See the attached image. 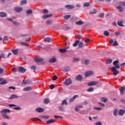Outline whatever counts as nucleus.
Returning a JSON list of instances; mask_svg holds the SVG:
<instances>
[{"label": "nucleus", "mask_w": 125, "mask_h": 125, "mask_svg": "<svg viewBox=\"0 0 125 125\" xmlns=\"http://www.w3.org/2000/svg\"><path fill=\"white\" fill-rule=\"evenodd\" d=\"M11 111L8 109H2L0 111V113H2L1 116L3 119H6L7 120H9L10 117L7 115H6V113H10Z\"/></svg>", "instance_id": "1"}, {"label": "nucleus", "mask_w": 125, "mask_h": 125, "mask_svg": "<svg viewBox=\"0 0 125 125\" xmlns=\"http://www.w3.org/2000/svg\"><path fill=\"white\" fill-rule=\"evenodd\" d=\"M35 61L38 64V65H41V64L44 65V64H45V62H43V59L42 58H37L35 60Z\"/></svg>", "instance_id": "2"}, {"label": "nucleus", "mask_w": 125, "mask_h": 125, "mask_svg": "<svg viewBox=\"0 0 125 125\" xmlns=\"http://www.w3.org/2000/svg\"><path fill=\"white\" fill-rule=\"evenodd\" d=\"M94 71H89L84 73V75L86 78H87V77H89V76H91V75H94Z\"/></svg>", "instance_id": "3"}, {"label": "nucleus", "mask_w": 125, "mask_h": 125, "mask_svg": "<svg viewBox=\"0 0 125 125\" xmlns=\"http://www.w3.org/2000/svg\"><path fill=\"white\" fill-rule=\"evenodd\" d=\"M18 71L19 72V73H25V72H26V71H27V69H26V68H24L23 67V66H20L19 67Z\"/></svg>", "instance_id": "4"}, {"label": "nucleus", "mask_w": 125, "mask_h": 125, "mask_svg": "<svg viewBox=\"0 0 125 125\" xmlns=\"http://www.w3.org/2000/svg\"><path fill=\"white\" fill-rule=\"evenodd\" d=\"M32 83L30 79H24L22 82V84H29Z\"/></svg>", "instance_id": "5"}, {"label": "nucleus", "mask_w": 125, "mask_h": 125, "mask_svg": "<svg viewBox=\"0 0 125 125\" xmlns=\"http://www.w3.org/2000/svg\"><path fill=\"white\" fill-rule=\"evenodd\" d=\"M71 84L72 80H71L70 79H66V81L64 82V84H65V85H70V84Z\"/></svg>", "instance_id": "6"}, {"label": "nucleus", "mask_w": 125, "mask_h": 125, "mask_svg": "<svg viewBox=\"0 0 125 125\" xmlns=\"http://www.w3.org/2000/svg\"><path fill=\"white\" fill-rule=\"evenodd\" d=\"M111 70L112 72H113L114 75H118L119 74V70H117L116 68L115 67H111Z\"/></svg>", "instance_id": "7"}, {"label": "nucleus", "mask_w": 125, "mask_h": 125, "mask_svg": "<svg viewBox=\"0 0 125 125\" xmlns=\"http://www.w3.org/2000/svg\"><path fill=\"white\" fill-rule=\"evenodd\" d=\"M18 98H19V96L16 94H13L9 98V99L12 100V99H18Z\"/></svg>", "instance_id": "8"}, {"label": "nucleus", "mask_w": 125, "mask_h": 125, "mask_svg": "<svg viewBox=\"0 0 125 125\" xmlns=\"http://www.w3.org/2000/svg\"><path fill=\"white\" fill-rule=\"evenodd\" d=\"M98 82L95 81H92L88 83V85L89 86H92V85H95V84H97Z\"/></svg>", "instance_id": "9"}, {"label": "nucleus", "mask_w": 125, "mask_h": 125, "mask_svg": "<svg viewBox=\"0 0 125 125\" xmlns=\"http://www.w3.org/2000/svg\"><path fill=\"white\" fill-rule=\"evenodd\" d=\"M69 48V47H65L63 49H59V50L61 53H65V52H67V49Z\"/></svg>", "instance_id": "10"}, {"label": "nucleus", "mask_w": 125, "mask_h": 125, "mask_svg": "<svg viewBox=\"0 0 125 125\" xmlns=\"http://www.w3.org/2000/svg\"><path fill=\"white\" fill-rule=\"evenodd\" d=\"M119 90L120 91L121 94H122V95H123V94H124V93H125L124 91L125 90V86H124L121 87L119 88Z\"/></svg>", "instance_id": "11"}, {"label": "nucleus", "mask_w": 125, "mask_h": 125, "mask_svg": "<svg viewBox=\"0 0 125 125\" xmlns=\"http://www.w3.org/2000/svg\"><path fill=\"white\" fill-rule=\"evenodd\" d=\"M14 9L16 12H21V11L22 10L23 8L21 7H16Z\"/></svg>", "instance_id": "12"}, {"label": "nucleus", "mask_w": 125, "mask_h": 125, "mask_svg": "<svg viewBox=\"0 0 125 125\" xmlns=\"http://www.w3.org/2000/svg\"><path fill=\"white\" fill-rule=\"evenodd\" d=\"M36 112H38V113H42L44 111L43 108L41 107H38L36 108Z\"/></svg>", "instance_id": "13"}, {"label": "nucleus", "mask_w": 125, "mask_h": 125, "mask_svg": "<svg viewBox=\"0 0 125 125\" xmlns=\"http://www.w3.org/2000/svg\"><path fill=\"white\" fill-rule=\"evenodd\" d=\"M7 17V14L4 12H0V17L4 18Z\"/></svg>", "instance_id": "14"}, {"label": "nucleus", "mask_w": 125, "mask_h": 125, "mask_svg": "<svg viewBox=\"0 0 125 125\" xmlns=\"http://www.w3.org/2000/svg\"><path fill=\"white\" fill-rule=\"evenodd\" d=\"M53 16V15L50 14H49V15H44L43 16V17H42V18L43 19H46L47 18H49V17H52Z\"/></svg>", "instance_id": "15"}, {"label": "nucleus", "mask_w": 125, "mask_h": 125, "mask_svg": "<svg viewBox=\"0 0 125 125\" xmlns=\"http://www.w3.org/2000/svg\"><path fill=\"white\" fill-rule=\"evenodd\" d=\"M77 97H79V95H74L73 98H70L69 100V102H73V101H74L76 98H77Z\"/></svg>", "instance_id": "16"}, {"label": "nucleus", "mask_w": 125, "mask_h": 125, "mask_svg": "<svg viewBox=\"0 0 125 125\" xmlns=\"http://www.w3.org/2000/svg\"><path fill=\"white\" fill-rule=\"evenodd\" d=\"M23 91H30V90H32V87L28 86L25 87L23 88Z\"/></svg>", "instance_id": "17"}, {"label": "nucleus", "mask_w": 125, "mask_h": 125, "mask_svg": "<svg viewBox=\"0 0 125 125\" xmlns=\"http://www.w3.org/2000/svg\"><path fill=\"white\" fill-rule=\"evenodd\" d=\"M125 111L123 109H120L118 112V114H119L120 116H123L124 114H125Z\"/></svg>", "instance_id": "18"}, {"label": "nucleus", "mask_w": 125, "mask_h": 125, "mask_svg": "<svg viewBox=\"0 0 125 125\" xmlns=\"http://www.w3.org/2000/svg\"><path fill=\"white\" fill-rule=\"evenodd\" d=\"M55 122V120L54 119H51L46 121V124L49 125V124H53Z\"/></svg>", "instance_id": "19"}, {"label": "nucleus", "mask_w": 125, "mask_h": 125, "mask_svg": "<svg viewBox=\"0 0 125 125\" xmlns=\"http://www.w3.org/2000/svg\"><path fill=\"white\" fill-rule=\"evenodd\" d=\"M70 70V68L69 66L65 67L62 70L63 72L66 73V72H69Z\"/></svg>", "instance_id": "20"}, {"label": "nucleus", "mask_w": 125, "mask_h": 125, "mask_svg": "<svg viewBox=\"0 0 125 125\" xmlns=\"http://www.w3.org/2000/svg\"><path fill=\"white\" fill-rule=\"evenodd\" d=\"M123 23H124V21H118V25L120 26V27H124L125 26L123 25Z\"/></svg>", "instance_id": "21"}, {"label": "nucleus", "mask_w": 125, "mask_h": 125, "mask_svg": "<svg viewBox=\"0 0 125 125\" xmlns=\"http://www.w3.org/2000/svg\"><path fill=\"white\" fill-rule=\"evenodd\" d=\"M49 62L50 63H55V62H56V59L55 58H51L49 60Z\"/></svg>", "instance_id": "22"}, {"label": "nucleus", "mask_w": 125, "mask_h": 125, "mask_svg": "<svg viewBox=\"0 0 125 125\" xmlns=\"http://www.w3.org/2000/svg\"><path fill=\"white\" fill-rule=\"evenodd\" d=\"M65 7L67 9H73V8H74V6L72 5H66L65 6Z\"/></svg>", "instance_id": "23"}, {"label": "nucleus", "mask_w": 125, "mask_h": 125, "mask_svg": "<svg viewBox=\"0 0 125 125\" xmlns=\"http://www.w3.org/2000/svg\"><path fill=\"white\" fill-rule=\"evenodd\" d=\"M58 109L59 110V111H61V112H64L65 111V109L64 108V107L60 105L58 107Z\"/></svg>", "instance_id": "24"}, {"label": "nucleus", "mask_w": 125, "mask_h": 125, "mask_svg": "<svg viewBox=\"0 0 125 125\" xmlns=\"http://www.w3.org/2000/svg\"><path fill=\"white\" fill-rule=\"evenodd\" d=\"M101 101L102 102H104V103H106L108 101V99L105 97H102L101 98Z\"/></svg>", "instance_id": "25"}, {"label": "nucleus", "mask_w": 125, "mask_h": 125, "mask_svg": "<svg viewBox=\"0 0 125 125\" xmlns=\"http://www.w3.org/2000/svg\"><path fill=\"white\" fill-rule=\"evenodd\" d=\"M44 42H51V38H46L45 39H44Z\"/></svg>", "instance_id": "26"}, {"label": "nucleus", "mask_w": 125, "mask_h": 125, "mask_svg": "<svg viewBox=\"0 0 125 125\" xmlns=\"http://www.w3.org/2000/svg\"><path fill=\"white\" fill-rule=\"evenodd\" d=\"M63 18L65 20H69L71 18V15H66L63 17Z\"/></svg>", "instance_id": "27"}, {"label": "nucleus", "mask_w": 125, "mask_h": 125, "mask_svg": "<svg viewBox=\"0 0 125 125\" xmlns=\"http://www.w3.org/2000/svg\"><path fill=\"white\" fill-rule=\"evenodd\" d=\"M104 35L105 37H109L110 36V33L108 31H104Z\"/></svg>", "instance_id": "28"}, {"label": "nucleus", "mask_w": 125, "mask_h": 125, "mask_svg": "<svg viewBox=\"0 0 125 125\" xmlns=\"http://www.w3.org/2000/svg\"><path fill=\"white\" fill-rule=\"evenodd\" d=\"M113 115L117 117L118 116V108H115L113 111Z\"/></svg>", "instance_id": "29"}, {"label": "nucleus", "mask_w": 125, "mask_h": 125, "mask_svg": "<svg viewBox=\"0 0 125 125\" xmlns=\"http://www.w3.org/2000/svg\"><path fill=\"white\" fill-rule=\"evenodd\" d=\"M12 52H13V54H15V55H17V54H18V49H13Z\"/></svg>", "instance_id": "30"}, {"label": "nucleus", "mask_w": 125, "mask_h": 125, "mask_svg": "<svg viewBox=\"0 0 125 125\" xmlns=\"http://www.w3.org/2000/svg\"><path fill=\"white\" fill-rule=\"evenodd\" d=\"M49 102H50V101L48 98L45 99L43 101V103L45 104H48V103H49Z\"/></svg>", "instance_id": "31"}, {"label": "nucleus", "mask_w": 125, "mask_h": 125, "mask_svg": "<svg viewBox=\"0 0 125 125\" xmlns=\"http://www.w3.org/2000/svg\"><path fill=\"white\" fill-rule=\"evenodd\" d=\"M61 105H68V103H67V100H64L62 102V104H61Z\"/></svg>", "instance_id": "32"}, {"label": "nucleus", "mask_w": 125, "mask_h": 125, "mask_svg": "<svg viewBox=\"0 0 125 125\" xmlns=\"http://www.w3.org/2000/svg\"><path fill=\"white\" fill-rule=\"evenodd\" d=\"M84 46V44H83V43L80 42L79 44V48H82V47H83Z\"/></svg>", "instance_id": "33"}, {"label": "nucleus", "mask_w": 125, "mask_h": 125, "mask_svg": "<svg viewBox=\"0 0 125 125\" xmlns=\"http://www.w3.org/2000/svg\"><path fill=\"white\" fill-rule=\"evenodd\" d=\"M90 63V61L89 60H85L84 61V64H85V65H88V64Z\"/></svg>", "instance_id": "34"}, {"label": "nucleus", "mask_w": 125, "mask_h": 125, "mask_svg": "<svg viewBox=\"0 0 125 125\" xmlns=\"http://www.w3.org/2000/svg\"><path fill=\"white\" fill-rule=\"evenodd\" d=\"M32 13H33V11H32L31 9H29L26 11L27 15H29V14H32Z\"/></svg>", "instance_id": "35"}, {"label": "nucleus", "mask_w": 125, "mask_h": 125, "mask_svg": "<svg viewBox=\"0 0 125 125\" xmlns=\"http://www.w3.org/2000/svg\"><path fill=\"white\" fill-rule=\"evenodd\" d=\"M79 44V40L76 41L73 44V46H77Z\"/></svg>", "instance_id": "36"}, {"label": "nucleus", "mask_w": 125, "mask_h": 125, "mask_svg": "<svg viewBox=\"0 0 125 125\" xmlns=\"http://www.w3.org/2000/svg\"><path fill=\"white\" fill-rule=\"evenodd\" d=\"M94 89L93 88V87H90L87 89V91L88 92H91L93 91Z\"/></svg>", "instance_id": "37"}, {"label": "nucleus", "mask_w": 125, "mask_h": 125, "mask_svg": "<svg viewBox=\"0 0 125 125\" xmlns=\"http://www.w3.org/2000/svg\"><path fill=\"white\" fill-rule=\"evenodd\" d=\"M119 5H121V6H125V2L120 1L119 2Z\"/></svg>", "instance_id": "38"}, {"label": "nucleus", "mask_w": 125, "mask_h": 125, "mask_svg": "<svg viewBox=\"0 0 125 125\" xmlns=\"http://www.w3.org/2000/svg\"><path fill=\"white\" fill-rule=\"evenodd\" d=\"M117 9H119V10H120V12H123V11H124L123 8L120 6H117Z\"/></svg>", "instance_id": "39"}, {"label": "nucleus", "mask_w": 125, "mask_h": 125, "mask_svg": "<svg viewBox=\"0 0 125 125\" xmlns=\"http://www.w3.org/2000/svg\"><path fill=\"white\" fill-rule=\"evenodd\" d=\"M113 60L112 59H108L106 61V64H111V63L112 62Z\"/></svg>", "instance_id": "40"}, {"label": "nucleus", "mask_w": 125, "mask_h": 125, "mask_svg": "<svg viewBox=\"0 0 125 125\" xmlns=\"http://www.w3.org/2000/svg\"><path fill=\"white\" fill-rule=\"evenodd\" d=\"M21 43L22 45H25V46H29V43H27L25 42H21Z\"/></svg>", "instance_id": "41"}, {"label": "nucleus", "mask_w": 125, "mask_h": 125, "mask_svg": "<svg viewBox=\"0 0 125 125\" xmlns=\"http://www.w3.org/2000/svg\"><path fill=\"white\" fill-rule=\"evenodd\" d=\"M20 59L21 60V61H24V60L26 59V57H25V56H21L20 57Z\"/></svg>", "instance_id": "42"}, {"label": "nucleus", "mask_w": 125, "mask_h": 125, "mask_svg": "<svg viewBox=\"0 0 125 125\" xmlns=\"http://www.w3.org/2000/svg\"><path fill=\"white\" fill-rule=\"evenodd\" d=\"M46 24V25H51L52 24V21H47Z\"/></svg>", "instance_id": "43"}, {"label": "nucleus", "mask_w": 125, "mask_h": 125, "mask_svg": "<svg viewBox=\"0 0 125 125\" xmlns=\"http://www.w3.org/2000/svg\"><path fill=\"white\" fill-rule=\"evenodd\" d=\"M96 12H97V11H96V10L94 9L93 10V11H92L91 12H90L89 13L90 14H95V13H96Z\"/></svg>", "instance_id": "44"}, {"label": "nucleus", "mask_w": 125, "mask_h": 125, "mask_svg": "<svg viewBox=\"0 0 125 125\" xmlns=\"http://www.w3.org/2000/svg\"><path fill=\"white\" fill-rule=\"evenodd\" d=\"M5 83H7V82L5 80H4L0 83V84H5Z\"/></svg>", "instance_id": "45"}, {"label": "nucleus", "mask_w": 125, "mask_h": 125, "mask_svg": "<svg viewBox=\"0 0 125 125\" xmlns=\"http://www.w3.org/2000/svg\"><path fill=\"white\" fill-rule=\"evenodd\" d=\"M0 58H5V54L4 53H1L0 55Z\"/></svg>", "instance_id": "46"}, {"label": "nucleus", "mask_w": 125, "mask_h": 125, "mask_svg": "<svg viewBox=\"0 0 125 125\" xmlns=\"http://www.w3.org/2000/svg\"><path fill=\"white\" fill-rule=\"evenodd\" d=\"M113 46H118L119 45V44L118 43V42L115 41L114 43L112 44Z\"/></svg>", "instance_id": "47"}, {"label": "nucleus", "mask_w": 125, "mask_h": 125, "mask_svg": "<svg viewBox=\"0 0 125 125\" xmlns=\"http://www.w3.org/2000/svg\"><path fill=\"white\" fill-rule=\"evenodd\" d=\"M25 3H27V0H22L21 1V4H24Z\"/></svg>", "instance_id": "48"}, {"label": "nucleus", "mask_w": 125, "mask_h": 125, "mask_svg": "<svg viewBox=\"0 0 125 125\" xmlns=\"http://www.w3.org/2000/svg\"><path fill=\"white\" fill-rule=\"evenodd\" d=\"M94 109L95 110H97L98 111H99L100 110H102V107H94Z\"/></svg>", "instance_id": "49"}, {"label": "nucleus", "mask_w": 125, "mask_h": 125, "mask_svg": "<svg viewBox=\"0 0 125 125\" xmlns=\"http://www.w3.org/2000/svg\"><path fill=\"white\" fill-rule=\"evenodd\" d=\"M31 120L32 121H34V122H36V121H41V119L38 118H32Z\"/></svg>", "instance_id": "50"}, {"label": "nucleus", "mask_w": 125, "mask_h": 125, "mask_svg": "<svg viewBox=\"0 0 125 125\" xmlns=\"http://www.w3.org/2000/svg\"><path fill=\"white\" fill-rule=\"evenodd\" d=\"M104 15L105 14L104 13H102L99 15V17H100L101 18H103Z\"/></svg>", "instance_id": "51"}, {"label": "nucleus", "mask_w": 125, "mask_h": 125, "mask_svg": "<svg viewBox=\"0 0 125 125\" xmlns=\"http://www.w3.org/2000/svg\"><path fill=\"white\" fill-rule=\"evenodd\" d=\"M83 6H85V7H87V6H89V3L85 2V3H84Z\"/></svg>", "instance_id": "52"}, {"label": "nucleus", "mask_w": 125, "mask_h": 125, "mask_svg": "<svg viewBox=\"0 0 125 125\" xmlns=\"http://www.w3.org/2000/svg\"><path fill=\"white\" fill-rule=\"evenodd\" d=\"M36 69H37V67L35 65H32L31 66V70H36Z\"/></svg>", "instance_id": "53"}, {"label": "nucleus", "mask_w": 125, "mask_h": 125, "mask_svg": "<svg viewBox=\"0 0 125 125\" xmlns=\"http://www.w3.org/2000/svg\"><path fill=\"white\" fill-rule=\"evenodd\" d=\"M8 88H9V89H13L14 90H15V89H16V87H13V86H9V87H8Z\"/></svg>", "instance_id": "54"}, {"label": "nucleus", "mask_w": 125, "mask_h": 125, "mask_svg": "<svg viewBox=\"0 0 125 125\" xmlns=\"http://www.w3.org/2000/svg\"><path fill=\"white\" fill-rule=\"evenodd\" d=\"M42 13H43L44 14L45 13H48V10L46 9H43L42 11Z\"/></svg>", "instance_id": "55"}, {"label": "nucleus", "mask_w": 125, "mask_h": 125, "mask_svg": "<svg viewBox=\"0 0 125 125\" xmlns=\"http://www.w3.org/2000/svg\"><path fill=\"white\" fill-rule=\"evenodd\" d=\"M84 22L82 21H79V25H83Z\"/></svg>", "instance_id": "56"}, {"label": "nucleus", "mask_w": 125, "mask_h": 125, "mask_svg": "<svg viewBox=\"0 0 125 125\" xmlns=\"http://www.w3.org/2000/svg\"><path fill=\"white\" fill-rule=\"evenodd\" d=\"M99 105L100 106H101L102 107H105V104H103L102 103H98Z\"/></svg>", "instance_id": "57"}, {"label": "nucleus", "mask_w": 125, "mask_h": 125, "mask_svg": "<svg viewBox=\"0 0 125 125\" xmlns=\"http://www.w3.org/2000/svg\"><path fill=\"white\" fill-rule=\"evenodd\" d=\"M118 63H119V61L116 60V61L113 62V65H116V64H118Z\"/></svg>", "instance_id": "58"}, {"label": "nucleus", "mask_w": 125, "mask_h": 125, "mask_svg": "<svg viewBox=\"0 0 125 125\" xmlns=\"http://www.w3.org/2000/svg\"><path fill=\"white\" fill-rule=\"evenodd\" d=\"M4 41H8V37L6 36H4L3 37Z\"/></svg>", "instance_id": "59"}, {"label": "nucleus", "mask_w": 125, "mask_h": 125, "mask_svg": "<svg viewBox=\"0 0 125 125\" xmlns=\"http://www.w3.org/2000/svg\"><path fill=\"white\" fill-rule=\"evenodd\" d=\"M90 40L89 39H86L84 41V42L86 43H87V42H89Z\"/></svg>", "instance_id": "60"}, {"label": "nucleus", "mask_w": 125, "mask_h": 125, "mask_svg": "<svg viewBox=\"0 0 125 125\" xmlns=\"http://www.w3.org/2000/svg\"><path fill=\"white\" fill-rule=\"evenodd\" d=\"M114 68H117L118 69H119V68H120V65H119L118 64H114V67H113Z\"/></svg>", "instance_id": "61"}, {"label": "nucleus", "mask_w": 125, "mask_h": 125, "mask_svg": "<svg viewBox=\"0 0 125 125\" xmlns=\"http://www.w3.org/2000/svg\"><path fill=\"white\" fill-rule=\"evenodd\" d=\"M115 34L116 36H120V35H121V33L120 32H118V31L116 32L115 33Z\"/></svg>", "instance_id": "62"}, {"label": "nucleus", "mask_w": 125, "mask_h": 125, "mask_svg": "<svg viewBox=\"0 0 125 125\" xmlns=\"http://www.w3.org/2000/svg\"><path fill=\"white\" fill-rule=\"evenodd\" d=\"M4 71V70H3V69H2V68H0V74H2Z\"/></svg>", "instance_id": "63"}, {"label": "nucleus", "mask_w": 125, "mask_h": 125, "mask_svg": "<svg viewBox=\"0 0 125 125\" xmlns=\"http://www.w3.org/2000/svg\"><path fill=\"white\" fill-rule=\"evenodd\" d=\"M102 123H101V122H97L96 123V125H102Z\"/></svg>", "instance_id": "64"}]
</instances>
